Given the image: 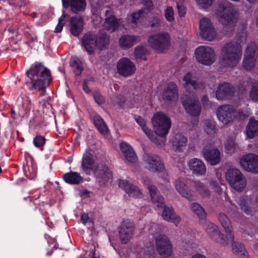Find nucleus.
Segmentation results:
<instances>
[{
	"mask_svg": "<svg viewBox=\"0 0 258 258\" xmlns=\"http://www.w3.org/2000/svg\"><path fill=\"white\" fill-rule=\"evenodd\" d=\"M27 75L31 79L33 87L38 90L47 88L52 80L50 71L41 63L31 66L27 71Z\"/></svg>",
	"mask_w": 258,
	"mask_h": 258,
	"instance_id": "7ed1b4c3",
	"label": "nucleus"
},
{
	"mask_svg": "<svg viewBox=\"0 0 258 258\" xmlns=\"http://www.w3.org/2000/svg\"><path fill=\"white\" fill-rule=\"evenodd\" d=\"M242 53V47L237 42L226 43L221 50L220 66L228 68L236 67L241 59Z\"/></svg>",
	"mask_w": 258,
	"mask_h": 258,
	"instance_id": "f257e3e1",
	"label": "nucleus"
},
{
	"mask_svg": "<svg viewBox=\"0 0 258 258\" xmlns=\"http://www.w3.org/2000/svg\"><path fill=\"white\" fill-rule=\"evenodd\" d=\"M144 11L143 10H140L138 12L134 13L132 15V22L133 23H137V20L139 19V18L141 17L142 15L143 14Z\"/></svg>",
	"mask_w": 258,
	"mask_h": 258,
	"instance_id": "052dcab7",
	"label": "nucleus"
},
{
	"mask_svg": "<svg viewBox=\"0 0 258 258\" xmlns=\"http://www.w3.org/2000/svg\"><path fill=\"white\" fill-rule=\"evenodd\" d=\"M34 145L38 148H40L41 150H42L44 145L46 143L45 138L41 136H37L33 139V141Z\"/></svg>",
	"mask_w": 258,
	"mask_h": 258,
	"instance_id": "49530a36",
	"label": "nucleus"
},
{
	"mask_svg": "<svg viewBox=\"0 0 258 258\" xmlns=\"http://www.w3.org/2000/svg\"><path fill=\"white\" fill-rule=\"evenodd\" d=\"M198 5L203 8H208L212 6L214 0H196Z\"/></svg>",
	"mask_w": 258,
	"mask_h": 258,
	"instance_id": "6e6d98bb",
	"label": "nucleus"
},
{
	"mask_svg": "<svg viewBox=\"0 0 258 258\" xmlns=\"http://www.w3.org/2000/svg\"><path fill=\"white\" fill-rule=\"evenodd\" d=\"M202 153L205 159L211 165H216L220 161L221 156L219 150L212 145H206L203 149Z\"/></svg>",
	"mask_w": 258,
	"mask_h": 258,
	"instance_id": "aec40b11",
	"label": "nucleus"
},
{
	"mask_svg": "<svg viewBox=\"0 0 258 258\" xmlns=\"http://www.w3.org/2000/svg\"><path fill=\"white\" fill-rule=\"evenodd\" d=\"M178 90L175 83L171 82L163 91V99L164 100L174 101L178 99Z\"/></svg>",
	"mask_w": 258,
	"mask_h": 258,
	"instance_id": "cd10ccee",
	"label": "nucleus"
},
{
	"mask_svg": "<svg viewBox=\"0 0 258 258\" xmlns=\"http://www.w3.org/2000/svg\"><path fill=\"white\" fill-rule=\"evenodd\" d=\"M192 181L182 177L177 178L174 182V186L177 191L182 197L190 200L192 199L190 186Z\"/></svg>",
	"mask_w": 258,
	"mask_h": 258,
	"instance_id": "2eb2a0df",
	"label": "nucleus"
},
{
	"mask_svg": "<svg viewBox=\"0 0 258 258\" xmlns=\"http://www.w3.org/2000/svg\"><path fill=\"white\" fill-rule=\"evenodd\" d=\"M217 14L219 22L225 27H233L237 19V12L234 5L226 1H222L219 3Z\"/></svg>",
	"mask_w": 258,
	"mask_h": 258,
	"instance_id": "20e7f679",
	"label": "nucleus"
},
{
	"mask_svg": "<svg viewBox=\"0 0 258 258\" xmlns=\"http://www.w3.org/2000/svg\"><path fill=\"white\" fill-rule=\"evenodd\" d=\"M226 179L230 186L235 190L241 191L246 186V181L241 172L235 168H230L226 174Z\"/></svg>",
	"mask_w": 258,
	"mask_h": 258,
	"instance_id": "1a4fd4ad",
	"label": "nucleus"
},
{
	"mask_svg": "<svg viewBox=\"0 0 258 258\" xmlns=\"http://www.w3.org/2000/svg\"><path fill=\"white\" fill-rule=\"evenodd\" d=\"M134 118L136 121L137 123L142 127L143 131L147 132L148 131V127L146 126V122L144 118L142 116L134 115Z\"/></svg>",
	"mask_w": 258,
	"mask_h": 258,
	"instance_id": "09e8293b",
	"label": "nucleus"
},
{
	"mask_svg": "<svg viewBox=\"0 0 258 258\" xmlns=\"http://www.w3.org/2000/svg\"><path fill=\"white\" fill-rule=\"evenodd\" d=\"M112 101L115 103L117 104L119 106H122L123 104L126 102L125 97L122 95L118 94L113 96L111 98Z\"/></svg>",
	"mask_w": 258,
	"mask_h": 258,
	"instance_id": "3c124183",
	"label": "nucleus"
},
{
	"mask_svg": "<svg viewBox=\"0 0 258 258\" xmlns=\"http://www.w3.org/2000/svg\"><path fill=\"white\" fill-rule=\"evenodd\" d=\"M177 8L179 17H183L186 14V8L184 5V2L182 0H179L177 2Z\"/></svg>",
	"mask_w": 258,
	"mask_h": 258,
	"instance_id": "603ef678",
	"label": "nucleus"
},
{
	"mask_svg": "<svg viewBox=\"0 0 258 258\" xmlns=\"http://www.w3.org/2000/svg\"><path fill=\"white\" fill-rule=\"evenodd\" d=\"M258 57V46L254 43H251L247 46L244 59L243 67L246 70H250L253 68L255 61Z\"/></svg>",
	"mask_w": 258,
	"mask_h": 258,
	"instance_id": "ddd939ff",
	"label": "nucleus"
},
{
	"mask_svg": "<svg viewBox=\"0 0 258 258\" xmlns=\"http://www.w3.org/2000/svg\"><path fill=\"white\" fill-rule=\"evenodd\" d=\"M218 218L227 234H229L230 240L233 241L234 235L231 233V228H232V225L229 218L225 214L220 213L218 216Z\"/></svg>",
	"mask_w": 258,
	"mask_h": 258,
	"instance_id": "f704fd0d",
	"label": "nucleus"
},
{
	"mask_svg": "<svg viewBox=\"0 0 258 258\" xmlns=\"http://www.w3.org/2000/svg\"><path fill=\"white\" fill-rule=\"evenodd\" d=\"M187 142V138L180 134L175 135L172 140L173 146L175 147L177 150H179L180 147L185 146Z\"/></svg>",
	"mask_w": 258,
	"mask_h": 258,
	"instance_id": "58836bf2",
	"label": "nucleus"
},
{
	"mask_svg": "<svg viewBox=\"0 0 258 258\" xmlns=\"http://www.w3.org/2000/svg\"><path fill=\"white\" fill-rule=\"evenodd\" d=\"M66 17V15L64 14L62 15V16L59 18L58 23L57 26L55 27L54 32L55 33L60 32L63 28V23L62 22L64 20V18Z\"/></svg>",
	"mask_w": 258,
	"mask_h": 258,
	"instance_id": "13d9d810",
	"label": "nucleus"
},
{
	"mask_svg": "<svg viewBox=\"0 0 258 258\" xmlns=\"http://www.w3.org/2000/svg\"><path fill=\"white\" fill-rule=\"evenodd\" d=\"M192 185L203 197H207L209 196L210 191L204 183L201 181H192Z\"/></svg>",
	"mask_w": 258,
	"mask_h": 258,
	"instance_id": "ea45409f",
	"label": "nucleus"
},
{
	"mask_svg": "<svg viewBox=\"0 0 258 258\" xmlns=\"http://www.w3.org/2000/svg\"><path fill=\"white\" fill-rule=\"evenodd\" d=\"M202 102L203 103L204 107H207L209 106H211V104L209 100L208 97L207 95H204L203 96L201 99Z\"/></svg>",
	"mask_w": 258,
	"mask_h": 258,
	"instance_id": "e2e57ef3",
	"label": "nucleus"
},
{
	"mask_svg": "<svg viewBox=\"0 0 258 258\" xmlns=\"http://www.w3.org/2000/svg\"><path fill=\"white\" fill-rule=\"evenodd\" d=\"M250 99L254 101H258V82L253 84L249 93Z\"/></svg>",
	"mask_w": 258,
	"mask_h": 258,
	"instance_id": "de8ad7c7",
	"label": "nucleus"
},
{
	"mask_svg": "<svg viewBox=\"0 0 258 258\" xmlns=\"http://www.w3.org/2000/svg\"><path fill=\"white\" fill-rule=\"evenodd\" d=\"M62 178L68 184L78 185L83 182V177L77 172L70 171L64 173Z\"/></svg>",
	"mask_w": 258,
	"mask_h": 258,
	"instance_id": "7c9ffc66",
	"label": "nucleus"
},
{
	"mask_svg": "<svg viewBox=\"0 0 258 258\" xmlns=\"http://www.w3.org/2000/svg\"><path fill=\"white\" fill-rule=\"evenodd\" d=\"M93 123L98 131L102 135H107L108 128L103 119L99 115L95 114L93 117Z\"/></svg>",
	"mask_w": 258,
	"mask_h": 258,
	"instance_id": "c9c22d12",
	"label": "nucleus"
},
{
	"mask_svg": "<svg viewBox=\"0 0 258 258\" xmlns=\"http://www.w3.org/2000/svg\"><path fill=\"white\" fill-rule=\"evenodd\" d=\"M150 46L161 52L168 50L170 44V36L167 32H160L150 36L148 38Z\"/></svg>",
	"mask_w": 258,
	"mask_h": 258,
	"instance_id": "6e6552de",
	"label": "nucleus"
},
{
	"mask_svg": "<svg viewBox=\"0 0 258 258\" xmlns=\"http://www.w3.org/2000/svg\"><path fill=\"white\" fill-rule=\"evenodd\" d=\"M118 186L123 188L130 196L139 198L142 197V192L139 187L127 180L120 179L118 181Z\"/></svg>",
	"mask_w": 258,
	"mask_h": 258,
	"instance_id": "a878e982",
	"label": "nucleus"
},
{
	"mask_svg": "<svg viewBox=\"0 0 258 258\" xmlns=\"http://www.w3.org/2000/svg\"><path fill=\"white\" fill-rule=\"evenodd\" d=\"M137 36L129 35H122L119 39V45L123 49H128L137 43Z\"/></svg>",
	"mask_w": 258,
	"mask_h": 258,
	"instance_id": "72a5a7b5",
	"label": "nucleus"
},
{
	"mask_svg": "<svg viewBox=\"0 0 258 258\" xmlns=\"http://www.w3.org/2000/svg\"><path fill=\"white\" fill-rule=\"evenodd\" d=\"M134 223L127 219L122 221L118 228L119 236L122 243L125 244L134 234Z\"/></svg>",
	"mask_w": 258,
	"mask_h": 258,
	"instance_id": "dca6fc26",
	"label": "nucleus"
},
{
	"mask_svg": "<svg viewBox=\"0 0 258 258\" xmlns=\"http://www.w3.org/2000/svg\"><path fill=\"white\" fill-rule=\"evenodd\" d=\"M237 204L240 207L241 210L246 215H252L253 213L252 209L250 207L247 202V201L243 198H240L237 201Z\"/></svg>",
	"mask_w": 258,
	"mask_h": 258,
	"instance_id": "37998d69",
	"label": "nucleus"
},
{
	"mask_svg": "<svg viewBox=\"0 0 258 258\" xmlns=\"http://www.w3.org/2000/svg\"><path fill=\"white\" fill-rule=\"evenodd\" d=\"M246 134L248 138L252 139L258 136V120L251 117L246 126Z\"/></svg>",
	"mask_w": 258,
	"mask_h": 258,
	"instance_id": "473e14b6",
	"label": "nucleus"
},
{
	"mask_svg": "<svg viewBox=\"0 0 258 258\" xmlns=\"http://www.w3.org/2000/svg\"><path fill=\"white\" fill-rule=\"evenodd\" d=\"M155 245L158 253L162 258H168L173 253L172 244L169 238L164 234H159L155 239Z\"/></svg>",
	"mask_w": 258,
	"mask_h": 258,
	"instance_id": "9d476101",
	"label": "nucleus"
},
{
	"mask_svg": "<svg viewBox=\"0 0 258 258\" xmlns=\"http://www.w3.org/2000/svg\"><path fill=\"white\" fill-rule=\"evenodd\" d=\"M236 92V88L227 82L218 85L215 91V97L218 100L230 99Z\"/></svg>",
	"mask_w": 258,
	"mask_h": 258,
	"instance_id": "4468645a",
	"label": "nucleus"
},
{
	"mask_svg": "<svg viewBox=\"0 0 258 258\" xmlns=\"http://www.w3.org/2000/svg\"><path fill=\"white\" fill-rule=\"evenodd\" d=\"M83 89L84 91L87 94L91 93V90L89 89L88 86L87 80L84 81L83 83Z\"/></svg>",
	"mask_w": 258,
	"mask_h": 258,
	"instance_id": "338daca9",
	"label": "nucleus"
},
{
	"mask_svg": "<svg viewBox=\"0 0 258 258\" xmlns=\"http://www.w3.org/2000/svg\"><path fill=\"white\" fill-rule=\"evenodd\" d=\"M93 96L96 103L101 105L105 103V99L99 91H94Z\"/></svg>",
	"mask_w": 258,
	"mask_h": 258,
	"instance_id": "864d4df0",
	"label": "nucleus"
},
{
	"mask_svg": "<svg viewBox=\"0 0 258 258\" xmlns=\"http://www.w3.org/2000/svg\"><path fill=\"white\" fill-rule=\"evenodd\" d=\"M232 247L233 253H235L239 258H249L247 251L241 243L233 241Z\"/></svg>",
	"mask_w": 258,
	"mask_h": 258,
	"instance_id": "e433bc0d",
	"label": "nucleus"
},
{
	"mask_svg": "<svg viewBox=\"0 0 258 258\" xmlns=\"http://www.w3.org/2000/svg\"><path fill=\"white\" fill-rule=\"evenodd\" d=\"M147 53V51L143 46H137L135 50V55L136 59L146 60V55Z\"/></svg>",
	"mask_w": 258,
	"mask_h": 258,
	"instance_id": "a18cd8bd",
	"label": "nucleus"
},
{
	"mask_svg": "<svg viewBox=\"0 0 258 258\" xmlns=\"http://www.w3.org/2000/svg\"><path fill=\"white\" fill-rule=\"evenodd\" d=\"M205 131L208 134H213L216 132L217 130L214 121L208 119L205 120Z\"/></svg>",
	"mask_w": 258,
	"mask_h": 258,
	"instance_id": "c03bdc74",
	"label": "nucleus"
},
{
	"mask_svg": "<svg viewBox=\"0 0 258 258\" xmlns=\"http://www.w3.org/2000/svg\"><path fill=\"white\" fill-rule=\"evenodd\" d=\"M121 152L125 159L130 162H135L137 160V155L132 147L126 143L120 144Z\"/></svg>",
	"mask_w": 258,
	"mask_h": 258,
	"instance_id": "2f4dec72",
	"label": "nucleus"
},
{
	"mask_svg": "<svg viewBox=\"0 0 258 258\" xmlns=\"http://www.w3.org/2000/svg\"><path fill=\"white\" fill-rule=\"evenodd\" d=\"M197 60L201 64L210 66L215 60V53L211 47L207 46H200L195 50Z\"/></svg>",
	"mask_w": 258,
	"mask_h": 258,
	"instance_id": "9b49d317",
	"label": "nucleus"
},
{
	"mask_svg": "<svg viewBox=\"0 0 258 258\" xmlns=\"http://www.w3.org/2000/svg\"><path fill=\"white\" fill-rule=\"evenodd\" d=\"M116 68L117 73L124 77L132 76L136 70L135 64L126 57H123L119 60Z\"/></svg>",
	"mask_w": 258,
	"mask_h": 258,
	"instance_id": "a211bd4d",
	"label": "nucleus"
},
{
	"mask_svg": "<svg viewBox=\"0 0 258 258\" xmlns=\"http://www.w3.org/2000/svg\"><path fill=\"white\" fill-rule=\"evenodd\" d=\"M207 229L208 230H213V231L217 233L218 227L215 224L213 223H210L208 225Z\"/></svg>",
	"mask_w": 258,
	"mask_h": 258,
	"instance_id": "774afa93",
	"label": "nucleus"
},
{
	"mask_svg": "<svg viewBox=\"0 0 258 258\" xmlns=\"http://www.w3.org/2000/svg\"><path fill=\"white\" fill-rule=\"evenodd\" d=\"M89 219V217L88 214L84 213L81 215V221L83 224L86 225Z\"/></svg>",
	"mask_w": 258,
	"mask_h": 258,
	"instance_id": "69168bd1",
	"label": "nucleus"
},
{
	"mask_svg": "<svg viewBox=\"0 0 258 258\" xmlns=\"http://www.w3.org/2000/svg\"><path fill=\"white\" fill-rule=\"evenodd\" d=\"M181 102L187 113L192 116L200 115L201 105L195 93L188 92L181 98Z\"/></svg>",
	"mask_w": 258,
	"mask_h": 258,
	"instance_id": "39448f33",
	"label": "nucleus"
},
{
	"mask_svg": "<svg viewBox=\"0 0 258 258\" xmlns=\"http://www.w3.org/2000/svg\"><path fill=\"white\" fill-rule=\"evenodd\" d=\"M240 164L245 171L258 173V155L253 154L244 155L240 159Z\"/></svg>",
	"mask_w": 258,
	"mask_h": 258,
	"instance_id": "6ab92c4d",
	"label": "nucleus"
},
{
	"mask_svg": "<svg viewBox=\"0 0 258 258\" xmlns=\"http://www.w3.org/2000/svg\"><path fill=\"white\" fill-rule=\"evenodd\" d=\"M143 182L145 185L147 186L152 202L157 203V206L159 208H164L162 214L163 218L165 220L173 223L175 225L178 224L181 220L180 217L176 215L174 210L171 206H167L165 205L164 198L160 195L157 187L150 184L149 181L144 180Z\"/></svg>",
	"mask_w": 258,
	"mask_h": 258,
	"instance_id": "f03ea898",
	"label": "nucleus"
},
{
	"mask_svg": "<svg viewBox=\"0 0 258 258\" xmlns=\"http://www.w3.org/2000/svg\"><path fill=\"white\" fill-rule=\"evenodd\" d=\"M96 48L100 50H106L110 43V37L105 32L99 31L95 34Z\"/></svg>",
	"mask_w": 258,
	"mask_h": 258,
	"instance_id": "c756f323",
	"label": "nucleus"
},
{
	"mask_svg": "<svg viewBox=\"0 0 258 258\" xmlns=\"http://www.w3.org/2000/svg\"><path fill=\"white\" fill-rule=\"evenodd\" d=\"M105 21L104 26L108 31L111 32L115 31L119 26V22L115 16L112 14L111 10H107L105 11Z\"/></svg>",
	"mask_w": 258,
	"mask_h": 258,
	"instance_id": "c85d7f7f",
	"label": "nucleus"
},
{
	"mask_svg": "<svg viewBox=\"0 0 258 258\" xmlns=\"http://www.w3.org/2000/svg\"><path fill=\"white\" fill-rule=\"evenodd\" d=\"M200 35L205 40L212 41L217 35L216 30L211 20L203 18L200 21Z\"/></svg>",
	"mask_w": 258,
	"mask_h": 258,
	"instance_id": "f8f14e48",
	"label": "nucleus"
},
{
	"mask_svg": "<svg viewBox=\"0 0 258 258\" xmlns=\"http://www.w3.org/2000/svg\"><path fill=\"white\" fill-rule=\"evenodd\" d=\"M144 132L148 137L149 139L151 141L154 142H156L157 135H158L157 134L156 131L154 132L148 128V131H147V132L144 131Z\"/></svg>",
	"mask_w": 258,
	"mask_h": 258,
	"instance_id": "4d7b16f0",
	"label": "nucleus"
},
{
	"mask_svg": "<svg viewBox=\"0 0 258 258\" xmlns=\"http://www.w3.org/2000/svg\"><path fill=\"white\" fill-rule=\"evenodd\" d=\"M192 211L196 214L200 220H205L206 213L203 207L197 203H193L191 205Z\"/></svg>",
	"mask_w": 258,
	"mask_h": 258,
	"instance_id": "79ce46f5",
	"label": "nucleus"
},
{
	"mask_svg": "<svg viewBox=\"0 0 258 258\" xmlns=\"http://www.w3.org/2000/svg\"><path fill=\"white\" fill-rule=\"evenodd\" d=\"M234 110L230 105H223L218 108L217 115L220 121L226 124L232 120Z\"/></svg>",
	"mask_w": 258,
	"mask_h": 258,
	"instance_id": "412c9836",
	"label": "nucleus"
},
{
	"mask_svg": "<svg viewBox=\"0 0 258 258\" xmlns=\"http://www.w3.org/2000/svg\"><path fill=\"white\" fill-rule=\"evenodd\" d=\"M152 122L159 136L165 137L171 127L170 118L162 112H158L152 118Z\"/></svg>",
	"mask_w": 258,
	"mask_h": 258,
	"instance_id": "423d86ee",
	"label": "nucleus"
},
{
	"mask_svg": "<svg viewBox=\"0 0 258 258\" xmlns=\"http://www.w3.org/2000/svg\"><path fill=\"white\" fill-rule=\"evenodd\" d=\"M192 74L188 72L183 77V80L185 82V85H191L192 83L194 82L195 80H193L192 79Z\"/></svg>",
	"mask_w": 258,
	"mask_h": 258,
	"instance_id": "bf43d9fd",
	"label": "nucleus"
},
{
	"mask_svg": "<svg viewBox=\"0 0 258 258\" xmlns=\"http://www.w3.org/2000/svg\"><path fill=\"white\" fill-rule=\"evenodd\" d=\"M82 44L88 54H93L96 48L95 34L91 31L86 33L82 37Z\"/></svg>",
	"mask_w": 258,
	"mask_h": 258,
	"instance_id": "4be33fe9",
	"label": "nucleus"
},
{
	"mask_svg": "<svg viewBox=\"0 0 258 258\" xmlns=\"http://www.w3.org/2000/svg\"><path fill=\"white\" fill-rule=\"evenodd\" d=\"M189 169L194 174L203 175L206 173V167L204 163L200 159L193 158L188 162Z\"/></svg>",
	"mask_w": 258,
	"mask_h": 258,
	"instance_id": "bb28decb",
	"label": "nucleus"
},
{
	"mask_svg": "<svg viewBox=\"0 0 258 258\" xmlns=\"http://www.w3.org/2000/svg\"><path fill=\"white\" fill-rule=\"evenodd\" d=\"M94 156L90 152H86L83 156L81 162V168L87 175H90L91 171L94 172L95 168Z\"/></svg>",
	"mask_w": 258,
	"mask_h": 258,
	"instance_id": "5701e85b",
	"label": "nucleus"
},
{
	"mask_svg": "<svg viewBox=\"0 0 258 258\" xmlns=\"http://www.w3.org/2000/svg\"><path fill=\"white\" fill-rule=\"evenodd\" d=\"M70 65L76 75H81L84 70V67L82 61L78 57H76L72 59L70 61Z\"/></svg>",
	"mask_w": 258,
	"mask_h": 258,
	"instance_id": "4c0bfd02",
	"label": "nucleus"
},
{
	"mask_svg": "<svg viewBox=\"0 0 258 258\" xmlns=\"http://www.w3.org/2000/svg\"><path fill=\"white\" fill-rule=\"evenodd\" d=\"M192 211L196 214L200 220H205L206 213L203 207L197 203H193L191 205Z\"/></svg>",
	"mask_w": 258,
	"mask_h": 258,
	"instance_id": "a19ab883",
	"label": "nucleus"
},
{
	"mask_svg": "<svg viewBox=\"0 0 258 258\" xmlns=\"http://www.w3.org/2000/svg\"><path fill=\"white\" fill-rule=\"evenodd\" d=\"M84 19L82 16H73L70 20V32L75 37L78 36L83 31Z\"/></svg>",
	"mask_w": 258,
	"mask_h": 258,
	"instance_id": "b1692460",
	"label": "nucleus"
},
{
	"mask_svg": "<svg viewBox=\"0 0 258 258\" xmlns=\"http://www.w3.org/2000/svg\"><path fill=\"white\" fill-rule=\"evenodd\" d=\"M143 159L146 167L152 172H162L164 169V165L160 158L156 155L145 154Z\"/></svg>",
	"mask_w": 258,
	"mask_h": 258,
	"instance_id": "f3484780",
	"label": "nucleus"
},
{
	"mask_svg": "<svg viewBox=\"0 0 258 258\" xmlns=\"http://www.w3.org/2000/svg\"><path fill=\"white\" fill-rule=\"evenodd\" d=\"M94 176L96 181L101 186H105L113 178L112 171L105 162L96 165L94 169Z\"/></svg>",
	"mask_w": 258,
	"mask_h": 258,
	"instance_id": "0eeeda50",
	"label": "nucleus"
},
{
	"mask_svg": "<svg viewBox=\"0 0 258 258\" xmlns=\"http://www.w3.org/2000/svg\"><path fill=\"white\" fill-rule=\"evenodd\" d=\"M165 17L169 22H171L174 20V12L171 7H167L165 11Z\"/></svg>",
	"mask_w": 258,
	"mask_h": 258,
	"instance_id": "5fc2aeb1",
	"label": "nucleus"
},
{
	"mask_svg": "<svg viewBox=\"0 0 258 258\" xmlns=\"http://www.w3.org/2000/svg\"><path fill=\"white\" fill-rule=\"evenodd\" d=\"M63 7H71V11L75 14L85 11L86 7V0H61Z\"/></svg>",
	"mask_w": 258,
	"mask_h": 258,
	"instance_id": "393cba45",
	"label": "nucleus"
},
{
	"mask_svg": "<svg viewBox=\"0 0 258 258\" xmlns=\"http://www.w3.org/2000/svg\"><path fill=\"white\" fill-rule=\"evenodd\" d=\"M191 86L193 87L194 89L197 90H202L205 88V85L203 83L201 82H197L195 80Z\"/></svg>",
	"mask_w": 258,
	"mask_h": 258,
	"instance_id": "680f3d73",
	"label": "nucleus"
},
{
	"mask_svg": "<svg viewBox=\"0 0 258 258\" xmlns=\"http://www.w3.org/2000/svg\"><path fill=\"white\" fill-rule=\"evenodd\" d=\"M22 106L23 108L25 109L26 113H27V111L32 109L34 105L30 98L27 96H25L23 98Z\"/></svg>",
	"mask_w": 258,
	"mask_h": 258,
	"instance_id": "8fccbe9b",
	"label": "nucleus"
},
{
	"mask_svg": "<svg viewBox=\"0 0 258 258\" xmlns=\"http://www.w3.org/2000/svg\"><path fill=\"white\" fill-rule=\"evenodd\" d=\"M160 26V19L157 17L154 18L153 20L150 23V26L152 28L158 27Z\"/></svg>",
	"mask_w": 258,
	"mask_h": 258,
	"instance_id": "0e129e2a",
	"label": "nucleus"
}]
</instances>
